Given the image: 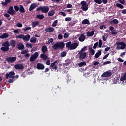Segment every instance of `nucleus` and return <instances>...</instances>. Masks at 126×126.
Instances as JSON below:
<instances>
[{
  "instance_id": "obj_1",
  "label": "nucleus",
  "mask_w": 126,
  "mask_h": 126,
  "mask_svg": "<svg viewBox=\"0 0 126 126\" xmlns=\"http://www.w3.org/2000/svg\"><path fill=\"white\" fill-rule=\"evenodd\" d=\"M65 47V43L63 42V41H61L59 42H57L56 43L54 44L52 48L54 50H55V51H57V50H63V49H64V47Z\"/></svg>"
},
{
  "instance_id": "obj_2",
  "label": "nucleus",
  "mask_w": 126,
  "mask_h": 126,
  "mask_svg": "<svg viewBox=\"0 0 126 126\" xmlns=\"http://www.w3.org/2000/svg\"><path fill=\"white\" fill-rule=\"evenodd\" d=\"M2 47L0 48L1 51L2 52H8L9 50V47H10V44H9V42L5 41L2 44Z\"/></svg>"
},
{
  "instance_id": "obj_3",
  "label": "nucleus",
  "mask_w": 126,
  "mask_h": 126,
  "mask_svg": "<svg viewBox=\"0 0 126 126\" xmlns=\"http://www.w3.org/2000/svg\"><path fill=\"white\" fill-rule=\"evenodd\" d=\"M116 49L117 50H124L126 47V45L123 42H116Z\"/></svg>"
},
{
  "instance_id": "obj_4",
  "label": "nucleus",
  "mask_w": 126,
  "mask_h": 126,
  "mask_svg": "<svg viewBox=\"0 0 126 126\" xmlns=\"http://www.w3.org/2000/svg\"><path fill=\"white\" fill-rule=\"evenodd\" d=\"M49 7L48 6L39 7L36 9L37 11L41 10L43 13H47L49 11Z\"/></svg>"
},
{
  "instance_id": "obj_5",
  "label": "nucleus",
  "mask_w": 126,
  "mask_h": 126,
  "mask_svg": "<svg viewBox=\"0 0 126 126\" xmlns=\"http://www.w3.org/2000/svg\"><path fill=\"white\" fill-rule=\"evenodd\" d=\"M81 9H82L83 11H86L88 10V4H87L86 2L82 1L81 2Z\"/></svg>"
},
{
  "instance_id": "obj_6",
  "label": "nucleus",
  "mask_w": 126,
  "mask_h": 126,
  "mask_svg": "<svg viewBox=\"0 0 126 126\" xmlns=\"http://www.w3.org/2000/svg\"><path fill=\"white\" fill-rule=\"evenodd\" d=\"M39 57V53L38 52H35L33 55L30 57V62H34L37 58Z\"/></svg>"
},
{
  "instance_id": "obj_7",
  "label": "nucleus",
  "mask_w": 126,
  "mask_h": 126,
  "mask_svg": "<svg viewBox=\"0 0 126 126\" xmlns=\"http://www.w3.org/2000/svg\"><path fill=\"white\" fill-rule=\"evenodd\" d=\"M58 63V60L55 61L50 64V67H51L52 69H55V71H58V67L56 65V63Z\"/></svg>"
},
{
  "instance_id": "obj_8",
  "label": "nucleus",
  "mask_w": 126,
  "mask_h": 126,
  "mask_svg": "<svg viewBox=\"0 0 126 126\" xmlns=\"http://www.w3.org/2000/svg\"><path fill=\"white\" fill-rule=\"evenodd\" d=\"M14 75H15V73L13 71H10L9 73L6 74V79H8V78H13Z\"/></svg>"
},
{
  "instance_id": "obj_9",
  "label": "nucleus",
  "mask_w": 126,
  "mask_h": 126,
  "mask_svg": "<svg viewBox=\"0 0 126 126\" xmlns=\"http://www.w3.org/2000/svg\"><path fill=\"white\" fill-rule=\"evenodd\" d=\"M7 12L10 15H13L14 14H15V11L14 9H13V6L9 7L8 10L7 11Z\"/></svg>"
},
{
  "instance_id": "obj_10",
  "label": "nucleus",
  "mask_w": 126,
  "mask_h": 126,
  "mask_svg": "<svg viewBox=\"0 0 126 126\" xmlns=\"http://www.w3.org/2000/svg\"><path fill=\"white\" fill-rule=\"evenodd\" d=\"M6 61L8 63H14V62L16 61V57H7Z\"/></svg>"
},
{
  "instance_id": "obj_11",
  "label": "nucleus",
  "mask_w": 126,
  "mask_h": 126,
  "mask_svg": "<svg viewBox=\"0 0 126 126\" xmlns=\"http://www.w3.org/2000/svg\"><path fill=\"white\" fill-rule=\"evenodd\" d=\"M79 60H83L86 58V52H79Z\"/></svg>"
},
{
  "instance_id": "obj_12",
  "label": "nucleus",
  "mask_w": 126,
  "mask_h": 126,
  "mask_svg": "<svg viewBox=\"0 0 126 126\" xmlns=\"http://www.w3.org/2000/svg\"><path fill=\"white\" fill-rule=\"evenodd\" d=\"M112 75V73L110 71H106L104 72L102 75H101V77H110V76H111Z\"/></svg>"
},
{
  "instance_id": "obj_13",
  "label": "nucleus",
  "mask_w": 126,
  "mask_h": 126,
  "mask_svg": "<svg viewBox=\"0 0 126 126\" xmlns=\"http://www.w3.org/2000/svg\"><path fill=\"white\" fill-rule=\"evenodd\" d=\"M14 68L16 69H18L19 70H22L24 67H23V65L21 64H17L14 65Z\"/></svg>"
},
{
  "instance_id": "obj_14",
  "label": "nucleus",
  "mask_w": 126,
  "mask_h": 126,
  "mask_svg": "<svg viewBox=\"0 0 126 126\" xmlns=\"http://www.w3.org/2000/svg\"><path fill=\"white\" fill-rule=\"evenodd\" d=\"M37 6H38V5H37V4H36V3L32 4L30 6V7L29 9V11H32V10H34V9H35V8L37 7Z\"/></svg>"
},
{
  "instance_id": "obj_15",
  "label": "nucleus",
  "mask_w": 126,
  "mask_h": 126,
  "mask_svg": "<svg viewBox=\"0 0 126 126\" xmlns=\"http://www.w3.org/2000/svg\"><path fill=\"white\" fill-rule=\"evenodd\" d=\"M36 68L39 70H43L45 69V66L42 63H38L37 64Z\"/></svg>"
},
{
  "instance_id": "obj_16",
  "label": "nucleus",
  "mask_w": 126,
  "mask_h": 126,
  "mask_svg": "<svg viewBox=\"0 0 126 126\" xmlns=\"http://www.w3.org/2000/svg\"><path fill=\"white\" fill-rule=\"evenodd\" d=\"M77 47H78V43H72L71 45V48H70V50H75V49H76V48H77Z\"/></svg>"
},
{
  "instance_id": "obj_17",
  "label": "nucleus",
  "mask_w": 126,
  "mask_h": 126,
  "mask_svg": "<svg viewBox=\"0 0 126 126\" xmlns=\"http://www.w3.org/2000/svg\"><path fill=\"white\" fill-rule=\"evenodd\" d=\"M17 46L18 50H23L24 49V45L22 43H18Z\"/></svg>"
},
{
  "instance_id": "obj_18",
  "label": "nucleus",
  "mask_w": 126,
  "mask_h": 126,
  "mask_svg": "<svg viewBox=\"0 0 126 126\" xmlns=\"http://www.w3.org/2000/svg\"><path fill=\"white\" fill-rule=\"evenodd\" d=\"M11 2V0H5L4 2L1 3L2 5L3 6H6L8 3Z\"/></svg>"
},
{
  "instance_id": "obj_19",
  "label": "nucleus",
  "mask_w": 126,
  "mask_h": 126,
  "mask_svg": "<svg viewBox=\"0 0 126 126\" xmlns=\"http://www.w3.org/2000/svg\"><path fill=\"white\" fill-rule=\"evenodd\" d=\"M19 12L21 13H24L25 12V10L24 9V7L22 6V5H20L19 8Z\"/></svg>"
},
{
  "instance_id": "obj_20",
  "label": "nucleus",
  "mask_w": 126,
  "mask_h": 126,
  "mask_svg": "<svg viewBox=\"0 0 126 126\" xmlns=\"http://www.w3.org/2000/svg\"><path fill=\"white\" fill-rule=\"evenodd\" d=\"M86 38L84 34H81L79 37V41H80V42H84Z\"/></svg>"
},
{
  "instance_id": "obj_21",
  "label": "nucleus",
  "mask_w": 126,
  "mask_h": 126,
  "mask_svg": "<svg viewBox=\"0 0 126 126\" xmlns=\"http://www.w3.org/2000/svg\"><path fill=\"white\" fill-rule=\"evenodd\" d=\"M16 44V41L14 40H11L10 41L9 45L10 46H12L13 48L15 47V45Z\"/></svg>"
},
{
  "instance_id": "obj_22",
  "label": "nucleus",
  "mask_w": 126,
  "mask_h": 126,
  "mask_svg": "<svg viewBox=\"0 0 126 126\" xmlns=\"http://www.w3.org/2000/svg\"><path fill=\"white\" fill-rule=\"evenodd\" d=\"M29 39H30V35H29V34H27L26 36L24 35V37H23V40L25 42H27V41H29Z\"/></svg>"
},
{
  "instance_id": "obj_23",
  "label": "nucleus",
  "mask_w": 126,
  "mask_h": 126,
  "mask_svg": "<svg viewBox=\"0 0 126 126\" xmlns=\"http://www.w3.org/2000/svg\"><path fill=\"white\" fill-rule=\"evenodd\" d=\"M9 35L7 33H3L2 35L0 36V39H6V38H8Z\"/></svg>"
},
{
  "instance_id": "obj_24",
  "label": "nucleus",
  "mask_w": 126,
  "mask_h": 126,
  "mask_svg": "<svg viewBox=\"0 0 126 126\" xmlns=\"http://www.w3.org/2000/svg\"><path fill=\"white\" fill-rule=\"evenodd\" d=\"M101 55H102V51H101V50H98V52L95 54L94 57L95 59H98Z\"/></svg>"
},
{
  "instance_id": "obj_25",
  "label": "nucleus",
  "mask_w": 126,
  "mask_h": 126,
  "mask_svg": "<svg viewBox=\"0 0 126 126\" xmlns=\"http://www.w3.org/2000/svg\"><path fill=\"white\" fill-rule=\"evenodd\" d=\"M40 58H41V59L44 60L48 59V56L44 53H42L40 54Z\"/></svg>"
},
{
  "instance_id": "obj_26",
  "label": "nucleus",
  "mask_w": 126,
  "mask_h": 126,
  "mask_svg": "<svg viewBox=\"0 0 126 126\" xmlns=\"http://www.w3.org/2000/svg\"><path fill=\"white\" fill-rule=\"evenodd\" d=\"M110 23H111V24H118L119 23V21L117 19H114L113 20L110 21Z\"/></svg>"
},
{
  "instance_id": "obj_27",
  "label": "nucleus",
  "mask_w": 126,
  "mask_h": 126,
  "mask_svg": "<svg viewBox=\"0 0 126 126\" xmlns=\"http://www.w3.org/2000/svg\"><path fill=\"white\" fill-rule=\"evenodd\" d=\"M41 51L42 53H46V52H48V48L46 45L42 46L41 48Z\"/></svg>"
},
{
  "instance_id": "obj_28",
  "label": "nucleus",
  "mask_w": 126,
  "mask_h": 126,
  "mask_svg": "<svg viewBox=\"0 0 126 126\" xmlns=\"http://www.w3.org/2000/svg\"><path fill=\"white\" fill-rule=\"evenodd\" d=\"M82 24L84 25L85 24L89 25L90 24V22H89V20H88V19H85L82 21Z\"/></svg>"
},
{
  "instance_id": "obj_29",
  "label": "nucleus",
  "mask_w": 126,
  "mask_h": 126,
  "mask_svg": "<svg viewBox=\"0 0 126 126\" xmlns=\"http://www.w3.org/2000/svg\"><path fill=\"white\" fill-rule=\"evenodd\" d=\"M55 14V11L54 10H51L49 11L48 13V16H53Z\"/></svg>"
},
{
  "instance_id": "obj_30",
  "label": "nucleus",
  "mask_w": 126,
  "mask_h": 126,
  "mask_svg": "<svg viewBox=\"0 0 126 126\" xmlns=\"http://www.w3.org/2000/svg\"><path fill=\"white\" fill-rule=\"evenodd\" d=\"M83 65H86V62H85V61L81 62L78 64L79 67H81L83 66Z\"/></svg>"
},
{
  "instance_id": "obj_31",
  "label": "nucleus",
  "mask_w": 126,
  "mask_h": 126,
  "mask_svg": "<svg viewBox=\"0 0 126 126\" xmlns=\"http://www.w3.org/2000/svg\"><path fill=\"white\" fill-rule=\"evenodd\" d=\"M39 24H40V22H39V21L33 22L32 23V27H36V26H37Z\"/></svg>"
},
{
  "instance_id": "obj_32",
  "label": "nucleus",
  "mask_w": 126,
  "mask_h": 126,
  "mask_svg": "<svg viewBox=\"0 0 126 126\" xmlns=\"http://www.w3.org/2000/svg\"><path fill=\"white\" fill-rule=\"evenodd\" d=\"M45 16L43 14H38L36 15V18L38 19H44Z\"/></svg>"
},
{
  "instance_id": "obj_33",
  "label": "nucleus",
  "mask_w": 126,
  "mask_h": 126,
  "mask_svg": "<svg viewBox=\"0 0 126 126\" xmlns=\"http://www.w3.org/2000/svg\"><path fill=\"white\" fill-rule=\"evenodd\" d=\"M30 42L31 43H36V42H37V38L36 37L31 38Z\"/></svg>"
},
{
  "instance_id": "obj_34",
  "label": "nucleus",
  "mask_w": 126,
  "mask_h": 126,
  "mask_svg": "<svg viewBox=\"0 0 126 126\" xmlns=\"http://www.w3.org/2000/svg\"><path fill=\"white\" fill-rule=\"evenodd\" d=\"M45 31L46 32H53V31H54V29L53 28L49 27V28H46L45 29Z\"/></svg>"
},
{
  "instance_id": "obj_35",
  "label": "nucleus",
  "mask_w": 126,
  "mask_h": 126,
  "mask_svg": "<svg viewBox=\"0 0 126 126\" xmlns=\"http://www.w3.org/2000/svg\"><path fill=\"white\" fill-rule=\"evenodd\" d=\"M71 41H69L67 43H66L65 45H66V47L67 48H68V49H70V48H71Z\"/></svg>"
},
{
  "instance_id": "obj_36",
  "label": "nucleus",
  "mask_w": 126,
  "mask_h": 126,
  "mask_svg": "<svg viewBox=\"0 0 126 126\" xmlns=\"http://www.w3.org/2000/svg\"><path fill=\"white\" fill-rule=\"evenodd\" d=\"M126 80V72L124 74L123 76L121 77L120 79V81H124Z\"/></svg>"
},
{
  "instance_id": "obj_37",
  "label": "nucleus",
  "mask_w": 126,
  "mask_h": 126,
  "mask_svg": "<svg viewBox=\"0 0 126 126\" xmlns=\"http://www.w3.org/2000/svg\"><path fill=\"white\" fill-rule=\"evenodd\" d=\"M94 35V32H87V36L88 37H91Z\"/></svg>"
},
{
  "instance_id": "obj_38",
  "label": "nucleus",
  "mask_w": 126,
  "mask_h": 126,
  "mask_svg": "<svg viewBox=\"0 0 126 126\" xmlns=\"http://www.w3.org/2000/svg\"><path fill=\"white\" fill-rule=\"evenodd\" d=\"M87 50V46H84L81 50L79 52L80 53H84L83 52H85Z\"/></svg>"
},
{
  "instance_id": "obj_39",
  "label": "nucleus",
  "mask_w": 126,
  "mask_h": 126,
  "mask_svg": "<svg viewBox=\"0 0 126 126\" xmlns=\"http://www.w3.org/2000/svg\"><path fill=\"white\" fill-rule=\"evenodd\" d=\"M116 5L117 7H119L121 9H123V8H124V6H123V5H122L120 3H116Z\"/></svg>"
},
{
  "instance_id": "obj_40",
  "label": "nucleus",
  "mask_w": 126,
  "mask_h": 126,
  "mask_svg": "<svg viewBox=\"0 0 126 126\" xmlns=\"http://www.w3.org/2000/svg\"><path fill=\"white\" fill-rule=\"evenodd\" d=\"M26 47H27V48H30L31 49H32V48H33V45H32L31 43H27L26 44Z\"/></svg>"
},
{
  "instance_id": "obj_41",
  "label": "nucleus",
  "mask_w": 126,
  "mask_h": 126,
  "mask_svg": "<svg viewBox=\"0 0 126 126\" xmlns=\"http://www.w3.org/2000/svg\"><path fill=\"white\" fill-rule=\"evenodd\" d=\"M66 56V51H63L61 53V57H64Z\"/></svg>"
},
{
  "instance_id": "obj_42",
  "label": "nucleus",
  "mask_w": 126,
  "mask_h": 126,
  "mask_svg": "<svg viewBox=\"0 0 126 126\" xmlns=\"http://www.w3.org/2000/svg\"><path fill=\"white\" fill-rule=\"evenodd\" d=\"M90 51L91 54L92 55V56H93L94 55H95V50L93 49L91 47L90 48Z\"/></svg>"
},
{
  "instance_id": "obj_43",
  "label": "nucleus",
  "mask_w": 126,
  "mask_h": 126,
  "mask_svg": "<svg viewBox=\"0 0 126 126\" xmlns=\"http://www.w3.org/2000/svg\"><path fill=\"white\" fill-rule=\"evenodd\" d=\"M58 23V20H55L53 22V23L52 24V26L53 27H56L57 26V24Z\"/></svg>"
},
{
  "instance_id": "obj_44",
  "label": "nucleus",
  "mask_w": 126,
  "mask_h": 126,
  "mask_svg": "<svg viewBox=\"0 0 126 126\" xmlns=\"http://www.w3.org/2000/svg\"><path fill=\"white\" fill-rule=\"evenodd\" d=\"M28 52H29L28 51V49H26L25 50H23L22 51H21V54L22 55H24L25 54H27V53H28Z\"/></svg>"
},
{
  "instance_id": "obj_45",
  "label": "nucleus",
  "mask_w": 126,
  "mask_h": 126,
  "mask_svg": "<svg viewBox=\"0 0 126 126\" xmlns=\"http://www.w3.org/2000/svg\"><path fill=\"white\" fill-rule=\"evenodd\" d=\"M24 37V35L21 34V35H17L16 36V38H17L18 39H23V40Z\"/></svg>"
},
{
  "instance_id": "obj_46",
  "label": "nucleus",
  "mask_w": 126,
  "mask_h": 126,
  "mask_svg": "<svg viewBox=\"0 0 126 126\" xmlns=\"http://www.w3.org/2000/svg\"><path fill=\"white\" fill-rule=\"evenodd\" d=\"M94 2L98 4H101L102 3V1L101 0H94Z\"/></svg>"
},
{
  "instance_id": "obj_47",
  "label": "nucleus",
  "mask_w": 126,
  "mask_h": 126,
  "mask_svg": "<svg viewBox=\"0 0 126 126\" xmlns=\"http://www.w3.org/2000/svg\"><path fill=\"white\" fill-rule=\"evenodd\" d=\"M98 45H99V42H96V43H95L94 45V46H93V49H96L97 48V47H98Z\"/></svg>"
},
{
  "instance_id": "obj_48",
  "label": "nucleus",
  "mask_w": 126,
  "mask_h": 126,
  "mask_svg": "<svg viewBox=\"0 0 126 126\" xmlns=\"http://www.w3.org/2000/svg\"><path fill=\"white\" fill-rule=\"evenodd\" d=\"M14 9H15V11L17 12L19 10V7L18 6H14Z\"/></svg>"
},
{
  "instance_id": "obj_49",
  "label": "nucleus",
  "mask_w": 126,
  "mask_h": 126,
  "mask_svg": "<svg viewBox=\"0 0 126 126\" xmlns=\"http://www.w3.org/2000/svg\"><path fill=\"white\" fill-rule=\"evenodd\" d=\"M102 45H103V42H102V40L100 39L99 41V45H98L99 48H102Z\"/></svg>"
},
{
  "instance_id": "obj_50",
  "label": "nucleus",
  "mask_w": 126,
  "mask_h": 126,
  "mask_svg": "<svg viewBox=\"0 0 126 126\" xmlns=\"http://www.w3.org/2000/svg\"><path fill=\"white\" fill-rule=\"evenodd\" d=\"M69 36V33H66L64 34V38L65 39H67V38Z\"/></svg>"
},
{
  "instance_id": "obj_51",
  "label": "nucleus",
  "mask_w": 126,
  "mask_h": 126,
  "mask_svg": "<svg viewBox=\"0 0 126 126\" xmlns=\"http://www.w3.org/2000/svg\"><path fill=\"white\" fill-rule=\"evenodd\" d=\"M110 63H112V62L110 61H107L103 63V64H110Z\"/></svg>"
},
{
  "instance_id": "obj_52",
  "label": "nucleus",
  "mask_w": 126,
  "mask_h": 126,
  "mask_svg": "<svg viewBox=\"0 0 126 126\" xmlns=\"http://www.w3.org/2000/svg\"><path fill=\"white\" fill-rule=\"evenodd\" d=\"M14 78H12V79H9V80H8V82L9 83H13L14 81Z\"/></svg>"
},
{
  "instance_id": "obj_53",
  "label": "nucleus",
  "mask_w": 126,
  "mask_h": 126,
  "mask_svg": "<svg viewBox=\"0 0 126 126\" xmlns=\"http://www.w3.org/2000/svg\"><path fill=\"white\" fill-rule=\"evenodd\" d=\"M71 17H66L65 19V21H71Z\"/></svg>"
},
{
  "instance_id": "obj_54",
  "label": "nucleus",
  "mask_w": 126,
  "mask_h": 126,
  "mask_svg": "<svg viewBox=\"0 0 126 126\" xmlns=\"http://www.w3.org/2000/svg\"><path fill=\"white\" fill-rule=\"evenodd\" d=\"M50 64H51V62H50V60H47V61L46 62V65H50Z\"/></svg>"
},
{
  "instance_id": "obj_55",
  "label": "nucleus",
  "mask_w": 126,
  "mask_h": 126,
  "mask_svg": "<svg viewBox=\"0 0 126 126\" xmlns=\"http://www.w3.org/2000/svg\"><path fill=\"white\" fill-rule=\"evenodd\" d=\"M16 26H17V27H21L22 26V24L21 23H18L16 24Z\"/></svg>"
},
{
  "instance_id": "obj_56",
  "label": "nucleus",
  "mask_w": 126,
  "mask_h": 126,
  "mask_svg": "<svg viewBox=\"0 0 126 126\" xmlns=\"http://www.w3.org/2000/svg\"><path fill=\"white\" fill-rule=\"evenodd\" d=\"M23 29L24 31H26L27 30H30V29H31V28H30V27H26V28H25Z\"/></svg>"
},
{
  "instance_id": "obj_57",
  "label": "nucleus",
  "mask_w": 126,
  "mask_h": 126,
  "mask_svg": "<svg viewBox=\"0 0 126 126\" xmlns=\"http://www.w3.org/2000/svg\"><path fill=\"white\" fill-rule=\"evenodd\" d=\"M110 30L111 32H115V28L113 27H110Z\"/></svg>"
},
{
  "instance_id": "obj_58",
  "label": "nucleus",
  "mask_w": 126,
  "mask_h": 126,
  "mask_svg": "<svg viewBox=\"0 0 126 126\" xmlns=\"http://www.w3.org/2000/svg\"><path fill=\"white\" fill-rule=\"evenodd\" d=\"M58 38V40H62V39H63V35L62 34H59Z\"/></svg>"
},
{
  "instance_id": "obj_59",
  "label": "nucleus",
  "mask_w": 126,
  "mask_h": 126,
  "mask_svg": "<svg viewBox=\"0 0 126 126\" xmlns=\"http://www.w3.org/2000/svg\"><path fill=\"white\" fill-rule=\"evenodd\" d=\"M60 13L61 15H62V16H64V17L66 16V14H65V13H64V12H60Z\"/></svg>"
},
{
  "instance_id": "obj_60",
  "label": "nucleus",
  "mask_w": 126,
  "mask_h": 126,
  "mask_svg": "<svg viewBox=\"0 0 126 126\" xmlns=\"http://www.w3.org/2000/svg\"><path fill=\"white\" fill-rule=\"evenodd\" d=\"M67 8H72V5L71 4H68L67 5Z\"/></svg>"
},
{
  "instance_id": "obj_61",
  "label": "nucleus",
  "mask_w": 126,
  "mask_h": 126,
  "mask_svg": "<svg viewBox=\"0 0 126 126\" xmlns=\"http://www.w3.org/2000/svg\"><path fill=\"white\" fill-rule=\"evenodd\" d=\"M117 60H118V62H120V63H123L124 62V60H123L121 58H118Z\"/></svg>"
},
{
  "instance_id": "obj_62",
  "label": "nucleus",
  "mask_w": 126,
  "mask_h": 126,
  "mask_svg": "<svg viewBox=\"0 0 126 126\" xmlns=\"http://www.w3.org/2000/svg\"><path fill=\"white\" fill-rule=\"evenodd\" d=\"M106 27L105 25H102L100 27V29H106Z\"/></svg>"
},
{
  "instance_id": "obj_63",
  "label": "nucleus",
  "mask_w": 126,
  "mask_h": 126,
  "mask_svg": "<svg viewBox=\"0 0 126 126\" xmlns=\"http://www.w3.org/2000/svg\"><path fill=\"white\" fill-rule=\"evenodd\" d=\"M119 1L121 4H124V3H125V1L124 0H119Z\"/></svg>"
},
{
  "instance_id": "obj_64",
  "label": "nucleus",
  "mask_w": 126,
  "mask_h": 126,
  "mask_svg": "<svg viewBox=\"0 0 126 126\" xmlns=\"http://www.w3.org/2000/svg\"><path fill=\"white\" fill-rule=\"evenodd\" d=\"M93 64L94 65H98V64H99V61H96Z\"/></svg>"
}]
</instances>
